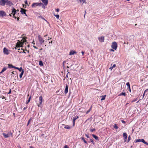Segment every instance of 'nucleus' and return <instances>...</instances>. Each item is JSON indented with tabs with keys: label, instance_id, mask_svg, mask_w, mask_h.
Returning <instances> with one entry per match:
<instances>
[{
	"label": "nucleus",
	"instance_id": "1",
	"mask_svg": "<svg viewBox=\"0 0 148 148\" xmlns=\"http://www.w3.org/2000/svg\"><path fill=\"white\" fill-rule=\"evenodd\" d=\"M26 42V40L25 39V38H23L20 41L19 40H18L16 45V46L15 47V48L16 49H19L18 48L20 47H22V45L23 44V43L25 42Z\"/></svg>",
	"mask_w": 148,
	"mask_h": 148
},
{
	"label": "nucleus",
	"instance_id": "2",
	"mask_svg": "<svg viewBox=\"0 0 148 148\" xmlns=\"http://www.w3.org/2000/svg\"><path fill=\"white\" fill-rule=\"evenodd\" d=\"M17 11H18V10H16L13 7L12 8V14L13 15V16L14 18L15 19L16 18V17L15 15V14L16 13V12Z\"/></svg>",
	"mask_w": 148,
	"mask_h": 148
},
{
	"label": "nucleus",
	"instance_id": "3",
	"mask_svg": "<svg viewBox=\"0 0 148 148\" xmlns=\"http://www.w3.org/2000/svg\"><path fill=\"white\" fill-rule=\"evenodd\" d=\"M117 47V44L116 42H114L112 43L111 47L113 49L116 50Z\"/></svg>",
	"mask_w": 148,
	"mask_h": 148
},
{
	"label": "nucleus",
	"instance_id": "4",
	"mask_svg": "<svg viewBox=\"0 0 148 148\" xmlns=\"http://www.w3.org/2000/svg\"><path fill=\"white\" fill-rule=\"evenodd\" d=\"M42 5L43 4L41 3H34L32 4V7L35 8L38 5L40 6Z\"/></svg>",
	"mask_w": 148,
	"mask_h": 148
},
{
	"label": "nucleus",
	"instance_id": "5",
	"mask_svg": "<svg viewBox=\"0 0 148 148\" xmlns=\"http://www.w3.org/2000/svg\"><path fill=\"white\" fill-rule=\"evenodd\" d=\"M38 39L41 45L42 44L45 42V40L40 35L38 36Z\"/></svg>",
	"mask_w": 148,
	"mask_h": 148
},
{
	"label": "nucleus",
	"instance_id": "6",
	"mask_svg": "<svg viewBox=\"0 0 148 148\" xmlns=\"http://www.w3.org/2000/svg\"><path fill=\"white\" fill-rule=\"evenodd\" d=\"M9 51H10L6 48H4L3 49V53L4 54L6 55H8L10 53Z\"/></svg>",
	"mask_w": 148,
	"mask_h": 148
},
{
	"label": "nucleus",
	"instance_id": "7",
	"mask_svg": "<svg viewBox=\"0 0 148 148\" xmlns=\"http://www.w3.org/2000/svg\"><path fill=\"white\" fill-rule=\"evenodd\" d=\"M43 101V99L42 98V96H40L39 97V102H40V104L38 105V107L40 106V105H41L42 102Z\"/></svg>",
	"mask_w": 148,
	"mask_h": 148
},
{
	"label": "nucleus",
	"instance_id": "8",
	"mask_svg": "<svg viewBox=\"0 0 148 148\" xmlns=\"http://www.w3.org/2000/svg\"><path fill=\"white\" fill-rule=\"evenodd\" d=\"M6 15V14L5 12L2 10L0 11V16L3 17L5 16Z\"/></svg>",
	"mask_w": 148,
	"mask_h": 148
},
{
	"label": "nucleus",
	"instance_id": "9",
	"mask_svg": "<svg viewBox=\"0 0 148 148\" xmlns=\"http://www.w3.org/2000/svg\"><path fill=\"white\" fill-rule=\"evenodd\" d=\"M5 4V0H0V5L4 6Z\"/></svg>",
	"mask_w": 148,
	"mask_h": 148
},
{
	"label": "nucleus",
	"instance_id": "10",
	"mask_svg": "<svg viewBox=\"0 0 148 148\" xmlns=\"http://www.w3.org/2000/svg\"><path fill=\"white\" fill-rule=\"evenodd\" d=\"M98 40L99 41L101 42H103L104 41V36H101L98 38Z\"/></svg>",
	"mask_w": 148,
	"mask_h": 148
},
{
	"label": "nucleus",
	"instance_id": "11",
	"mask_svg": "<svg viewBox=\"0 0 148 148\" xmlns=\"http://www.w3.org/2000/svg\"><path fill=\"white\" fill-rule=\"evenodd\" d=\"M123 136L124 139V142H125L126 141L127 139V135L126 133H124L123 134Z\"/></svg>",
	"mask_w": 148,
	"mask_h": 148
},
{
	"label": "nucleus",
	"instance_id": "12",
	"mask_svg": "<svg viewBox=\"0 0 148 148\" xmlns=\"http://www.w3.org/2000/svg\"><path fill=\"white\" fill-rule=\"evenodd\" d=\"M76 53H77V52H76V51H74V50H72L70 51L69 53V55H73L75 54H76Z\"/></svg>",
	"mask_w": 148,
	"mask_h": 148
},
{
	"label": "nucleus",
	"instance_id": "13",
	"mask_svg": "<svg viewBox=\"0 0 148 148\" xmlns=\"http://www.w3.org/2000/svg\"><path fill=\"white\" fill-rule=\"evenodd\" d=\"M5 4H6L7 5H10L12 4V3L8 0H5Z\"/></svg>",
	"mask_w": 148,
	"mask_h": 148
},
{
	"label": "nucleus",
	"instance_id": "14",
	"mask_svg": "<svg viewBox=\"0 0 148 148\" xmlns=\"http://www.w3.org/2000/svg\"><path fill=\"white\" fill-rule=\"evenodd\" d=\"M25 11H26L23 8H21V10L20 11V12H21L22 14H25L26 16H27V15L26 14V13H25Z\"/></svg>",
	"mask_w": 148,
	"mask_h": 148
},
{
	"label": "nucleus",
	"instance_id": "15",
	"mask_svg": "<svg viewBox=\"0 0 148 148\" xmlns=\"http://www.w3.org/2000/svg\"><path fill=\"white\" fill-rule=\"evenodd\" d=\"M42 3L45 5H47L48 4V0H41Z\"/></svg>",
	"mask_w": 148,
	"mask_h": 148
},
{
	"label": "nucleus",
	"instance_id": "16",
	"mask_svg": "<svg viewBox=\"0 0 148 148\" xmlns=\"http://www.w3.org/2000/svg\"><path fill=\"white\" fill-rule=\"evenodd\" d=\"M68 92V87L67 85H66L64 90V93L66 94Z\"/></svg>",
	"mask_w": 148,
	"mask_h": 148
},
{
	"label": "nucleus",
	"instance_id": "17",
	"mask_svg": "<svg viewBox=\"0 0 148 148\" xmlns=\"http://www.w3.org/2000/svg\"><path fill=\"white\" fill-rule=\"evenodd\" d=\"M141 142H143V143L147 145H148V143L145 142L143 139H141Z\"/></svg>",
	"mask_w": 148,
	"mask_h": 148
},
{
	"label": "nucleus",
	"instance_id": "18",
	"mask_svg": "<svg viewBox=\"0 0 148 148\" xmlns=\"http://www.w3.org/2000/svg\"><path fill=\"white\" fill-rule=\"evenodd\" d=\"M7 69V68L6 67H4L2 69L1 72H0V74L2 73L3 72L5 71Z\"/></svg>",
	"mask_w": 148,
	"mask_h": 148
},
{
	"label": "nucleus",
	"instance_id": "19",
	"mask_svg": "<svg viewBox=\"0 0 148 148\" xmlns=\"http://www.w3.org/2000/svg\"><path fill=\"white\" fill-rule=\"evenodd\" d=\"M3 135L4 136L5 138H8V137H9V134H5V133H3Z\"/></svg>",
	"mask_w": 148,
	"mask_h": 148
},
{
	"label": "nucleus",
	"instance_id": "20",
	"mask_svg": "<svg viewBox=\"0 0 148 148\" xmlns=\"http://www.w3.org/2000/svg\"><path fill=\"white\" fill-rule=\"evenodd\" d=\"M24 70H22V72H21V74H20V75H19V77H20V78H22V76L24 73Z\"/></svg>",
	"mask_w": 148,
	"mask_h": 148
},
{
	"label": "nucleus",
	"instance_id": "21",
	"mask_svg": "<svg viewBox=\"0 0 148 148\" xmlns=\"http://www.w3.org/2000/svg\"><path fill=\"white\" fill-rule=\"evenodd\" d=\"M78 118V116H75L73 118V121H75Z\"/></svg>",
	"mask_w": 148,
	"mask_h": 148
},
{
	"label": "nucleus",
	"instance_id": "22",
	"mask_svg": "<svg viewBox=\"0 0 148 148\" xmlns=\"http://www.w3.org/2000/svg\"><path fill=\"white\" fill-rule=\"evenodd\" d=\"M121 95H123L124 96H125V92H121L118 95L119 96Z\"/></svg>",
	"mask_w": 148,
	"mask_h": 148
},
{
	"label": "nucleus",
	"instance_id": "23",
	"mask_svg": "<svg viewBox=\"0 0 148 148\" xmlns=\"http://www.w3.org/2000/svg\"><path fill=\"white\" fill-rule=\"evenodd\" d=\"M101 100L102 101L105 99L106 98V95L101 96Z\"/></svg>",
	"mask_w": 148,
	"mask_h": 148
},
{
	"label": "nucleus",
	"instance_id": "24",
	"mask_svg": "<svg viewBox=\"0 0 148 148\" xmlns=\"http://www.w3.org/2000/svg\"><path fill=\"white\" fill-rule=\"evenodd\" d=\"M115 67H116V65L115 64H114L113 65V66L112 67H111L109 68V69H110L112 70V69L113 68H114Z\"/></svg>",
	"mask_w": 148,
	"mask_h": 148
},
{
	"label": "nucleus",
	"instance_id": "25",
	"mask_svg": "<svg viewBox=\"0 0 148 148\" xmlns=\"http://www.w3.org/2000/svg\"><path fill=\"white\" fill-rule=\"evenodd\" d=\"M92 136L96 140H97L98 139V137L94 134H92Z\"/></svg>",
	"mask_w": 148,
	"mask_h": 148
},
{
	"label": "nucleus",
	"instance_id": "26",
	"mask_svg": "<svg viewBox=\"0 0 148 148\" xmlns=\"http://www.w3.org/2000/svg\"><path fill=\"white\" fill-rule=\"evenodd\" d=\"M81 139H82V140L84 141V142L85 143H86V144H87V142L86 140H85L84 138V137H82L81 138Z\"/></svg>",
	"mask_w": 148,
	"mask_h": 148
},
{
	"label": "nucleus",
	"instance_id": "27",
	"mask_svg": "<svg viewBox=\"0 0 148 148\" xmlns=\"http://www.w3.org/2000/svg\"><path fill=\"white\" fill-rule=\"evenodd\" d=\"M64 128L67 129H69L71 128V127L69 125H67L64 127Z\"/></svg>",
	"mask_w": 148,
	"mask_h": 148
},
{
	"label": "nucleus",
	"instance_id": "28",
	"mask_svg": "<svg viewBox=\"0 0 148 148\" xmlns=\"http://www.w3.org/2000/svg\"><path fill=\"white\" fill-rule=\"evenodd\" d=\"M114 128L116 129H118V127L117 126L116 124H115L114 126Z\"/></svg>",
	"mask_w": 148,
	"mask_h": 148
},
{
	"label": "nucleus",
	"instance_id": "29",
	"mask_svg": "<svg viewBox=\"0 0 148 148\" xmlns=\"http://www.w3.org/2000/svg\"><path fill=\"white\" fill-rule=\"evenodd\" d=\"M39 64L40 66H42L43 65V64L41 61H39Z\"/></svg>",
	"mask_w": 148,
	"mask_h": 148
},
{
	"label": "nucleus",
	"instance_id": "30",
	"mask_svg": "<svg viewBox=\"0 0 148 148\" xmlns=\"http://www.w3.org/2000/svg\"><path fill=\"white\" fill-rule=\"evenodd\" d=\"M30 99H31V97H29V98L28 100L26 101V103L27 104L29 102V101H30Z\"/></svg>",
	"mask_w": 148,
	"mask_h": 148
},
{
	"label": "nucleus",
	"instance_id": "31",
	"mask_svg": "<svg viewBox=\"0 0 148 148\" xmlns=\"http://www.w3.org/2000/svg\"><path fill=\"white\" fill-rule=\"evenodd\" d=\"M8 67L10 68H13V66L11 64H9L8 65Z\"/></svg>",
	"mask_w": 148,
	"mask_h": 148
},
{
	"label": "nucleus",
	"instance_id": "32",
	"mask_svg": "<svg viewBox=\"0 0 148 148\" xmlns=\"http://www.w3.org/2000/svg\"><path fill=\"white\" fill-rule=\"evenodd\" d=\"M126 85L128 87V88H130V84L129 82H127L126 83Z\"/></svg>",
	"mask_w": 148,
	"mask_h": 148
},
{
	"label": "nucleus",
	"instance_id": "33",
	"mask_svg": "<svg viewBox=\"0 0 148 148\" xmlns=\"http://www.w3.org/2000/svg\"><path fill=\"white\" fill-rule=\"evenodd\" d=\"M135 142L136 143H138L141 142V139H137L136 140H135Z\"/></svg>",
	"mask_w": 148,
	"mask_h": 148
},
{
	"label": "nucleus",
	"instance_id": "34",
	"mask_svg": "<svg viewBox=\"0 0 148 148\" xmlns=\"http://www.w3.org/2000/svg\"><path fill=\"white\" fill-rule=\"evenodd\" d=\"M54 15L58 19H59V15H55L54 14Z\"/></svg>",
	"mask_w": 148,
	"mask_h": 148
},
{
	"label": "nucleus",
	"instance_id": "35",
	"mask_svg": "<svg viewBox=\"0 0 148 148\" xmlns=\"http://www.w3.org/2000/svg\"><path fill=\"white\" fill-rule=\"evenodd\" d=\"M18 70L19 71L21 72H22V70H24L23 69H22L21 67L20 68H18Z\"/></svg>",
	"mask_w": 148,
	"mask_h": 148
},
{
	"label": "nucleus",
	"instance_id": "36",
	"mask_svg": "<svg viewBox=\"0 0 148 148\" xmlns=\"http://www.w3.org/2000/svg\"><path fill=\"white\" fill-rule=\"evenodd\" d=\"M131 139V137L130 136H129L128 137V140H127V142H129Z\"/></svg>",
	"mask_w": 148,
	"mask_h": 148
},
{
	"label": "nucleus",
	"instance_id": "37",
	"mask_svg": "<svg viewBox=\"0 0 148 148\" xmlns=\"http://www.w3.org/2000/svg\"><path fill=\"white\" fill-rule=\"evenodd\" d=\"M32 119L31 118H30L29 121H28V123H27V125H28L29 124V123H30V122L32 121Z\"/></svg>",
	"mask_w": 148,
	"mask_h": 148
},
{
	"label": "nucleus",
	"instance_id": "38",
	"mask_svg": "<svg viewBox=\"0 0 148 148\" xmlns=\"http://www.w3.org/2000/svg\"><path fill=\"white\" fill-rule=\"evenodd\" d=\"M95 129H91L90 130V131H91L92 132L95 131Z\"/></svg>",
	"mask_w": 148,
	"mask_h": 148
},
{
	"label": "nucleus",
	"instance_id": "39",
	"mask_svg": "<svg viewBox=\"0 0 148 148\" xmlns=\"http://www.w3.org/2000/svg\"><path fill=\"white\" fill-rule=\"evenodd\" d=\"M80 2H82L84 3L85 2V0H79Z\"/></svg>",
	"mask_w": 148,
	"mask_h": 148
},
{
	"label": "nucleus",
	"instance_id": "40",
	"mask_svg": "<svg viewBox=\"0 0 148 148\" xmlns=\"http://www.w3.org/2000/svg\"><path fill=\"white\" fill-rule=\"evenodd\" d=\"M25 3L26 5H27L28 6L29 5L28 4L27 1V0L25 1Z\"/></svg>",
	"mask_w": 148,
	"mask_h": 148
},
{
	"label": "nucleus",
	"instance_id": "41",
	"mask_svg": "<svg viewBox=\"0 0 148 148\" xmlns=\"http://www.w3.org/2000/svg\"><path fill=\"white\" fill-rule=\"evenodd\" d=\"M39 17H40L41 18H42V19H44V20H45L46 21H47V22H48L46 20H45V19L44 18H43V17H42V16H39Z\"/></svg>",
	"mask_w": 148,
	"mask_h": 148
},
{
	"label": "nucleus",
	"instance_id": "42",
	"mask_svg": "<svg viewBox=\"0 0 148 148\" xmlns=\"http://www.w3.org/2000/svg\"><path fill=\"white\" fill-rule=\"evenodd\" d=\"M91 108H90V109L88 111H87V112H86V114H87L88 113V112L90 111V110H91Z\"/></svg>",
	"mask_w": 148,
	"mask_h": 148
},
{
	"label": "nucleus",
	"instance_id": "43",
	"mask_svg": "<svg viewBox=\"0 0 148 148\" xmlns=\"http://www.w3.org/2000/svg\"><path fill=\"white\" fill-rule=\"evenodd\" d=\"M59 10V9H56V11L57 12H58Z\"/></svg>",
	"mask_w": 148,
	"mask_h": 148
},
{
	"label": "nucleus",
	"instance_id": "44",
	"mask_svg": "<svg viewBox=\"0 0 148 148\" xmlns=\"http://www.w3.org/2000/svg\"><path fill=\"white\" fill-rule=\"evenodd\" d=\"M85 136H86L87 138H89V136L87 135V134H85Z\"/></svg>",
	"mask_w": 148,
	"mask_h": 148
},
{
	"label": "nucleus",
	"instance_id": "45",
	"mask_svg": "<svg viewBox=\"0 0 148 148\" xmlns=\"http://www.w3.org/2000/svg\"><path fill=\"white\" fill-rule=\"evenodd\" d=\"M1 98H2V99H3L5 98V97L3 96H1Z\"/></svg>",
	"mask_w": 148,
	"mask_h": 148
},
{
	"label": "nucleus",
	"instance_id": "46",
	"mask_svg": "<svg viewBox=\"0 0 148 148\" xmlns=\"http://www.w3.org/2000/svg\"><path fill=\"white\" fill-rule=\"evenodd\" d=\"M64 148H69L66 145L65 146H64Z\"/></svg>",
	"mask_w": 148,
	"mask_h": 148
},
{
	"label": "nucleus",
	"instance_id": "47",
	"mask_svg": "<svg viewBox=\"0 0 148 148\" xmlns=\"http://www.w3.org/2000/svg\"><path fill=\"white\" fill-rule=\"evenodd\" d=\"M148 91V89H146L145 91H144V92H145V93H146V92H147Z\"/></svg>",
	"mask_w": 148,
	"mask_h": 148
},
{
	"label": "nucleus",
	"instance_id": "48",
	"mask_svg": "<svg viewBox=\"0 0 148 148\" xmlns=\"http://www.w3.org/2000/svg\"><path fill=\"white\" fill-rule=\"evenodd\" d=\"M121 122L123 123H125V121H124L123 120H122L121 121Z\"/></svg>",
	"mask_w": 148,
	"mask_h": 148
},
{
	"label": "nucleus",
	"instance_id": "49",
	"mask_svg": "<svg viewBox=\"0 0 148 148\" xmlns=\"http://www.w3.org/2000/svg\"><path fill=\"white\" fill-rule=\"evenodd\" d=\"M81 53H82V55H83H83H84V51H82V52H81Z\"/></svg>",
	"mask_w": 148,
	"mask_h": 148
},
{
	"label": "nucleus",
	"instance_id": "50",
	"mask_svg": "<svg viewBox=\"0 0 148 148\" xmlns=\"http://www.w3.org/2000/svg\"><path fill=\"white\" fill-rule=\"evenodd\" d=\"M128 89H129L130 92H131V90L130 89V88H127Z\"/></svg>",
	"mask_w": 148,
	"mask_h": 148
},
{
	"label": "nucleus",
	"instance_id": "51",
	"mask_svg": "<svg viewBox=\"0 0 148 148\" xmlns=\"http://www.w3.org/2000/svg\"><path fill=\"white\" fill-rule=\"evenodd\" d=\"M51 38H49V37H48V38H47L46 39L47 40H49V39H51Z\"/></svg>",
	"mask_w": 148,
	"mask_h": 148
},
{
	"label": "nucleus",
	"instance_id": "52",
	"mask_svg": "<svg viewBox=\"0 0 148 148\" xmlns=\"http://www.w3.org/2000/svg\"><path fill=\"white\" fill-rule=\"evenodd\" d=\"M33 47L34 48L37 49V48L36 46H33Z\"/></svg>",
	"mask_w": 148,
	"mask_h": 148
},
{
	"label": "nucleus",
	"instance_id": "53",
	"mask_svg": "<svg viewBox=\"0 0 148 148\" xmlns=\"http://www.w3.org/2000/svg\"><path fill=\"white\" fill-rule=\"evenodd\" d=\"M75 124V121H73V126H74Z\"/></svg>",
	"mask_w": 148,
	"mask_h": 148
},
{
	"label": "nucleus",
	"instance_id": "54",
	"mask_svg": "<svg viewBox=\"0 0 148 148\" xmlns=\"http://www.w3.org/2000/svg\"><path fill=\"white\" fill-rule=\"evenodd\" d=\"M11 93V89H10V91L8 93V94H10Z\"/></svg>",
	"mask_w": 148,
	"mask_h": 148
},
{
	"label": "nucleus",
	"instance_id": "55",
	"mask_svg": "<svg viewBox=\"0 0 148 148\" xmlns=\"http://www.w3.org/2000/svg\"><path fill=\"white\" fill-rule=\"evenodd\" d=\"M145 92H144V93L143 94V97H144L145 95Z\"/></svg>",
	"mask_w": 148,
	"mask_h": 148
},
{
	"label": "nucleus",
	"instance_id": "56",
	"mask_svg": "<svg viewBox=\"0 0 148 148\" xmlns=\"http://www.w3.org/2000/svg\"><path fill=\"white\" fill-rule=\"evenodd\" d=\"M110 51H114V50L113 49H111Z\"/></svg>",
	"mask_w": 148,
	"mask_h": 148
},
{
	"label": "nucleus",
	"instance_id": "57",
	"mask_svg": "<svg viewBox=\"0 0 148 148\" xmlns=\"http://www.w3.org/2000/svg\"><path fill=\"white\" fill-rule=\"evenodd\" d=\"M19 17H18L17 18V21H18V20H19Z\"/></svg>",
	"mask_w": 148,
	"mask_h": 148
},
{
	"label": "nucleus",
	"instance_id": "58",
	"mask_svg": "<svg viewBox=\"0 0 148 148\" xmlns=\"http://www.w3.org/2000/svg\"><path fill=\"white\" fill-rule=\"evenodd\" d=\"M13 68H15V69H16V67H15V66H13Z\"/></svg>",
	"mask_w": 148,
	"mask_h": 148
},
{
	"label": "nucleus",
	"instance_id": "59",
	"mask_svg": "<svg viewBox=\"0 0 148 148\" xmlns=\"http://www.w3.org/2000/svg\"><path fill=\"white\" fill-rule=\"evenodd\" d=\"M13 68H15V69H16V67H15V66H13Z\"/></svg>",
	"mask_w": 148,
	"mask_h": 148
},
{
	"label": "nucleus",
	"instance_id": "60",
	"mask_svg": "<svg viewBox=\"0 0 148 148\" xmlns=\"http://www.w3.org/2000/svg\"><path fill=\"white\" fill-rule=\"evenodd\" d=\"M50 43H52V42L51 41V42H49V44Z\"/></svg>",
	"mask_w": 148,
	"mask_h": 148
},
{
	"label": "nucleus",
	"instance_id": "61",
	"mask_svg": "<svg viewBox=\"0 0 148 148\" xmlns=\"http://www.w3.org/2000/svg\"><path fill=\"white\" fill-rule=\"evenodd\" d=\"M23 53H26L24 51V50H23Z\"/></svg>",
	"mask_w": 148,
	"mask_h": 148
},
{
	"label": "nucleus",
	"instance_id": "62",
	"mask_svg": "<svg viewBox=\"0 0 148 148\" xmlns=\"http://www.w3.org/2000/svg\"><path fill=\"white\" fill-rule=\"evenodd\" d=\"M12 13L11 14H10V15H9L10 16H12Z\"/></svg>",
	"mask_w": 148,
	"mask_h": 148
},
{
	"label": "nucleus",
	"instance_id": "63",
	"mask_svg": "<svg viewBox=\"0 0 148 148\" xmlns=\"http://www.w3.org/2000/svg\"><path fill=\"white\" fill-rule=\"evenodd\" d=\"M12 74H14V71H13L12 72Z\"/></svg>",
	"mask_w": 148,
	"mask_h": 148
},
{
	"label": "nucleus",
	"instance_id": "64",
	"mask_svg": "<svg viewBox=\"0 0 148 148\" xmlns=\"http://www.w3.org/2000/svg\"><path fill=\"white\" fill-rule=\"evenodd\" d=\"M16 69H17L18 70V68L17 67H16Z\"/></svg>",
	"mask_w": 148,
	"mask_h": 148
}]
</instances>
